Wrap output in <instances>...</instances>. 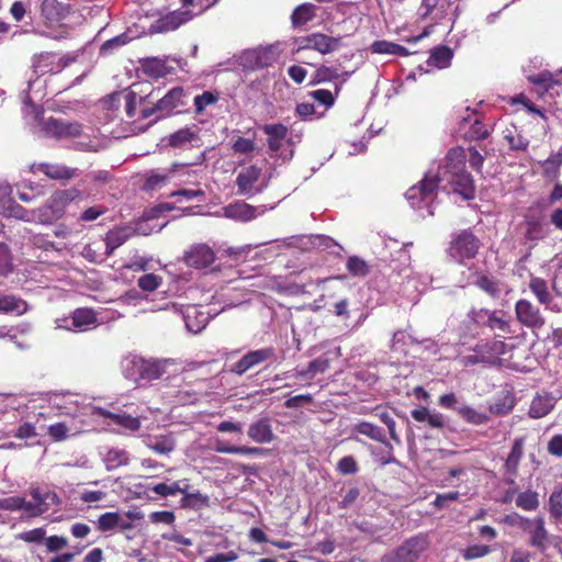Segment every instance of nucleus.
I'll return each instance as SVG.
<instances>
[{
	"label": "nucleus",
	"mask_w": 562,
	"mask_h": 562,
	"mask_svg": "<svg viewBox=\"0 0 562 562\" xmlns=\"http://www.w3.org/2000/svg\"><path fill=\"white\" fill-rule=\"evenodd\" d=\"M467 160L476 171H480L484 164V157L474 147H470L468 154L462 147L451 148L446 155L443 165H438L436 170L429 169L419 184L407 190L406 199L412 207L417 210L426 207L427 214L434 215L431 204L435 200V190L445 182L463 199H472L474 186L471 175L465 170Z\"/></svg>",
	"instance_id": "f257e3e1"
},
{
	"label": "nucleus",
	"mask_w": 562,
	"mask_h": 562,
	"mask_svg": "<svg viewBox=\"0 0 562 562\" xmlns=\"http://www.w3.org/2000/svg\"><path fill=\"white\" fill-rule=\"evenodd\" d=\"M47 404L57 415L71 417L74 420L85 415H92L108 419V425H117L127 430L135 431L140 427L138 418L126 414L112 413L105 408L85 404L81 397L70 393H52L47 395Z\"/></svg>",
	"instance_id": "f03ea898"
},
{
	"label": "nucleus",
	"mask_w": 562,
	"mask_h": 562,
	"mask_svg": "<svg viewBox=\"0 0 562 562\" xmlns=\"http://www.w3.org/2000/svg\"><path fill=\"white\" fill-rule=\"evenodd\" d=\"M9 499L10 512L21 510L23 517L35 518L47 513L53 506H58L60 499L55 492L32 487L25 496H11Z\"/></svg>",
	"instance_id": "7ed1b4c3"
},
{
	"label": "nucleus",
	"mask_w": 562,
	"mask_h": 562,
	"mask_svg": "<svg viewBox=\"0 0 562 562\" xmlns=\"http://www.w3.org/2000/svg\"><path fill=\"white\" fill-rule=\"evenodd\" d=\"M170 363L169 360L133 357L125 361L124 371L134 381H153L159 379Z\"/></svg>",
	"instance_id": "20e7f679"
},
{
	"label": "nucleus",
	"mask_w": 562,
	"mask_h": 562,
	"mask_svg": "<svg viewBox=\"0 0 562 562\" xmlns=\"http://www.w3.org/2000/svg\"><path fill=\"white\" fill-rule=\"evenodd\" d=\"M81 192L76 188L57 190L55 191L42 205L43 213L41 214L44 220V225H50L61 218L66 212L67 206L80 198Z\"/></svg>",
	"instance_id": "39448f33"
},
{
	"label": "nucleus",
	"mask_w": 562,
	"mask_h": 562,
	"mask_svg": "<svg viewBox=\"0 0 562 562\" xmlns=\"http://www.w3.org/2000/svg\"><path fill=\"white\" fill-rule=\"evenodd\" d=\"M429 544L428 536L418 533L404 541L397 549L384 554L382 562H416L428 550Z\"/></svg>",
	"instance_id": "423d86ee"
},
{
	"label": "nucleus",
	"mask_w": 562,
	"mask_h": 562,
	"mask_svg": "<svg viewBox=\"0 0 562 562\" xmlns=\"http://www.w3.org/2000/svg\"><path fill=\"white\" fill-rule=\"evenodd\" d=\"M184 90L181 87H175L169 92L164 95L155 106L153 108H143L140 111V117L146 120L155 115V119L151 120L149 124L155 121L168 116L176 109L183 105Z\"/></svg>",
	"instance_id": "0eeeda50"
},
{
	"label": "nucleus",
	"mask_w": 562,
	"mask_h": 562,
	"mask_svg": "<svg viewBox=\"0 0 562 562\" xmlns=\"http://www.w3.org/2000/svg\"><path fill=\"white\" fill-rule=\"evenodd\" d=\"M97 315L91 308H77L71 315L55 319V326L58 329H65L75 333H83L98 326Z\"/></svg>",
	"instance_id": "6e6552de"
},
{
	"label": "nucleus",
	"mask_w": 562,
	"mask_h": 562,
	"mask_svg": "<svg viewBox=\"0 0 562 562\" xmlns=\"http://www.w3.org/2000/svg\"><path fill=\"white\" fill-rule=\"evenodd\" d=\"M262 170L261 168L251 165L244 167L236 177L235 183L238 190V194L251 198L256 194L261 193L267 182H261Z\"/></svg>",
	"instance_id": "1a4fd4ad"
},
{
	"label": "nucleus",
	"mask_w": 562,
	"mask_h": 562,
	"mask_svg": "<svg viewBox=\"0 0 562 562\" xmlns=\"http://www.w3.org/2000/svg\"><path fill=\"white\" fill-rule=\"evenodd\" d=\"M480 240L470 231H462L456 234L449 247V255L457 261L462 262L465 259L475 257L480 249Z\"/></svg>",
	"instance_id": "9d476101"
},
{
	"label": "nucleus",
	"mask_w": 562,
	"mask_h": 562,
	"mask_svg": "<svg viewBox=\"0 0 562 562\" xmlns=\"http://www.w3.org/2000/svg\"><path fill=\"white\" fill-rule=\"evenodd\" d=\"M279 57L274 46L257 47L245 50L240 56V64L247 69H258L271 66Z\"/></svg>",
	"instance_id": "9b49d317"
},
{
	"label": "nucleus",
	"mask_w": 562,
	"mask_h": 562,
	"mask_svg": "<svg viewBox=\"0 0 562 562\" xmlns=\"http://www.w3.org/2000/svg\"><path fill=\"white\" fill-rule=\"evenodd\" d=\"M521 528L529 535V544L540 552H544L550 546V536L544 527V520L541 517L533 519H522Z\"/></svg>",
	"instance_id": "f8f14e48"
},
{
	"label": "nucleus",
	"mask_w": 562,
	"mask_h": 562,
	"mask_svg": "<svg viewBox=\"0 0 562 562\" xmlns=\"http://www.w3.org/2000/svg\"><path fill=\"white\" fill-rule=\"evenodd\" d=\"M340 46V37H333L323 33H313L300 40L297 50L315 49L321 54L326 55L337 50Z\"/></svg>",
	"instance_id": "ddd939ff"
},
{
	"label": "nucleus",
	"mask_w": 562,
	"mask_h": 562,
	"mask_svg": "<svg viewBox=\"0 0 562 562\" xmlns=\"http://www.w3.org/2000/svg\"><path fill=\"white\" fill-rule=\"evenodd\" d=\"M42 131L56 138H75L81 136L82 127L77 122L60 121L53 117L44 120Z\"/></svg>",
	"instance_id": "4468645a"
},
{
	"label": "nucleus",
	"mask_w": 562,
	"mask_h": 562,
	"mask_svg": "<svg viewBox=\"0 0 562 562\" xmlns=\"http://www.w3.org/2000/svg\"><path fill=\"white\" fill-rule=\"evenodd\" d=\"M172 308L175 312L182 314L186 327L193 334L200 333L209 323V314L203 311L201 306L188 305L184 308L179 310L176 304L167 305L164 310Z\"/></svg>",
	"instance_id": "2eb2a0df"
},
{
	"label": "nucleus",
	"mask_w": 562,
	"mask_h": 562,
	"mask_svg": "<svg viewBox=\"0 0 562 562\" xmlns=\"http://www.w3.org/2000/svg\"><path fill=\"white\" fill-rule=\"evenodd\" d=\"M194 16L191 10H175L159 18L150 25L153 33H165L177 30Z\"/></svg>",
	"instance_id": "dca6fc26"
},
{
	"label": "nucleus",
	"mask_w": 562,
	"mask_h": 562,
	"mask_svg": "<svg viewBox=\"0 0 562 562\" xmlns=\"http://www.w3.org/2000/svg\"><path fill=\"white\" fill-rule=\"evenodd\" d=\"M515 313L519 323L528 328H541L544 325V317L540 310L528 300H518L515 304Z\"/></svg>",
	"instance_id": "f3484780"
},
{
	"label": "nucleus",
	"mask_w": 562,
	"mask_h": 562,
	"mask_svg": "<svg viewBox=\"0 0 562 562\" xmlns=\"http://www.w3.org/2000/svg\"><path fill=\"white\" fill-rule=\"evenodd\" d=\"M274 357L272 348H262L247 352L237 362H235L231 371L238 375H243L248 370L261 364L262 362Z\"/></svg>",
	"instance_id": "a211bd4d"
},
{
	"label": "nucleus",
	"mask_w": 562,
	"mask_h": 562,
	"mask_svg": "<svg viewBox=\"0 0 562 562\" xmlns=\"http://www.w3.org/2000/svg\"><path fill=\"white\" fill-rule=\"evenodd\" d=\"M265 212L263 207H255L246 202L237 201L222 209L223 216L237 222H248Z\"/></svg>",
	"instance_id": "6ab92c4d"
},
{
	"label": "nucleus",
	"mask_w": 562,
	"mask_h": 562,
	"mask_svg": "<svg viewBox=\"0 0 562 562\" xmlns=\"http://www.w3.org/2000/svg\"><path fill=\"white\" fill-rule=\"evenodd\" d=\"M42 207L34 210H26L19 205L14 200H7L4 203L0 205V214L8 217L19 218L25 222H34L44 225V220H42Z\"/></svg>",
	"instance_id": "aec40b11"
},
{
	"label": "nucleus",
	"mask_w": 562,
	"mask_h": 562,
	"mask_svg": "<svg viewBox=\"0 0 562 562\" xmlns=\"http://www.w3.org/2000/svg\"><path fill=\"white\" fill-rule=\"evenodd\" d=\"M183 259L189 267L202 269L214 262L215 254L209 245L198 244L184 254Z\"/></svg>",
	"instance_id": "412c9836"
},
{
	"label": "nucleus",
	"mask_w": 562,
	"mask_h": 562,
	"mask_svg": "<svg viewBox=\"0 0 562 562\" xmlns=\"http://www.w3.org/2000/svg\"><path fill=\"white\" fill-rule=\"evenodd\" d=\"M432 281L431 276L425 271H412L406 276L403 283L404 292L407 296L415 301L420 293L426 291Z\"/></svg>",
	"instance_id": "4be33fe9"
},
{
	"label": "nucleus",
	"mask_w": 562,
	"mask_h": 562,
	"mask_svg": "<svg viewBox=\"0 0 562 562\" xmlns=\"http://www.w3.org/2000/svg\"><path fill=\"white\" fill-rule=\"evenodd\" d=\"M247 435L254 442L259 445L270 443L276 438L272 429V422L267 416L252 422L248 427Z\"/></svg>",
	"instance_id": "5701e85b"
},
{
	"label": "nucleus",
	"mask_w": 562,
	"mask_h": 562,
	"mask_svg": "<svg viewBox=\"0 0 562 562\" xmlns=\"http://www.w3.org/2000/svg\"><path fill=\"white\" fill-rule=\"evenodd\" d=\"M85 424L82 420H72L70 424L65 422L55 423L48 426L47 435L53 441H65L83 431Z\"/></svg>",
	"instance_id": "b1692460"
},
{
	"label": "nucleus",
	"mask_w": 562,
	"mask_h": 562,
	"mask_svg": "<svg viewBox=\"0 0 562 562\" xmlns=\"http://www.w3.org/2000/svg\"><path fill=\"white\" fill-rule=\"evenodd\" d=\"M508 350L507 345L499 339L480 342L475 346L474 351L481 352L486 363H495L498 358Z\"/></svg>",
	"instance_id": "393cba45"
},
{
	"label": "nucleus",
	"mask_w": 562,
	"mask_h": 562,
	"mask_svg": "<svg viewBox=\"0 0 562 562\" xmlns=\"http://www.w3.org/2000/svg\"><path fill=\"white\" fill-rule=\"evenodd\" d=\"M184 170V166L173 165L166 170H151L146 176L145 189L156 190L164 187L170 179L175 178L178 170Z\"/></svg>",
	"instance_id": "a878e982"
},
{
	"label": "nucleus",
	"mask_w": 562,
	"mask_h": 562,
	"mask_svg": "<svg viewBox=\"0 0 562 562\" xmlns=\"http://www.w3.org/2000/svg\"><path fill=\"white\" fill-rule=\"evenodd\" d=\"M261 130L268 136L267 143L270 151H278L282 147L288 135V128L283 124H265Z\"/></svg>",
	"instance_id": "bb28decb"
},
{
	"label": "nucleus",
	"mask_w": 562,
	"mask_h": 562,
	"mask_svg": "<svg viewBox=\"0 0 562 562\" xmlns=\"http://www.w3.org/2000/svg\"><path fill=\"white\" fill-rule=\"evenodd\" d=\"M130 453L125 449L110 448L102 457V461L108 471H114L130 463Z\"/></svg>",
	"instance_id": "cd10ccee"
},
{
	"label": "nucleus",
	"mask_w": 562,
	"mask_h": 562,
	"mask_svg": "<svg viewBox=\"0 0 562 562\" xmlns=\"http://www.w3.org/2000/svg\"><path fill=\"white\" fill-rule=\"evenodd\" d=\"M555 405V398L550 394L537 395L530 405L529 415L532 418H542L548 415Z\"/></svg>",
	"instance_id": "c85d7f7f"
},
{
	"label": "nucleus",
	"mask_w": 562,
	"mask_h": 562,
	"mask_svg": "<svg viewBox=\"0 0 562 562\" xmlns=\"http://www.w3.org/2000/svg\"><path fill=\"white\" fill-rule=\"evenodd\" d=\"M37 168L53 180H69L77 175V169L58 164H40Z\"/></svg>",
	"instance_id": "c756f323"
},
{
	"label": "nucleus",
	"mask_w": 562,
	"mask_h": 562,
	"mask_svg": "<svg viewBox=\"0 0 562 562\" xmlns=\"http://www.w3.org/2000/svg\"><path fill=\"white\" fill-rule=\"evenodd\" d=\"M524 438H516L513 442L509 454L505 460V471L507 474L515 476L517 474L518 465L524 454Z\"/></svg>",
	"instance_id": "7c9ffc66"
},
{
	"label": "nucleus",
	"mask_w": 562,
	"mask_h": 562,
	"mask_svg": "<svg viewBox=\"0 0 562 562\" xmlns=\"http://www.w3.org/2000/svg\"><path fill=\"white\" fill-rule=\"evenodd\" d=\"M132 233L130 228L119 227L110 231L105 236V255L110 256L113 251L122 246Z\"/></svg>",
	"instance_id": "2f4dec72"
},
{
	"label": "nucleus",
	"mask_w": 562,
	"mask_h": 562,
	"mask_svg": "<svg viewBox=\"0 0 562 562\" xmlns=\"http://www.w3.org/2000/svg\"><path fill=\"white\" fill-rule=\"evenodd\" d=\"M189 480L183 479L176 482H172L171 484L167 483H158L151 487H148V491H153L155 494L168 497V496H175L178 493H186L187 490H189Z\"/></svg>",
	"instance_id": "473e14b6"
},
{
	"label": "nucleus",
	"mask_w": 562,
	"mask_h": 562,
	"mask_svg": "<svg viewBox=\"0 0 562 562\" xmlns=\"http://www.w3.org/2000/svg\"><path fill=\"white\" fill-rule=\"evenodd\" d=\"M542 176L549 181H555L560 177L562 167V153H553L546 160L540 161Z\"/></svg>",
	"instance_id": "72a5a7b5"
},
{
	"label": "nucleus",
	"mask_w": 562,
	"mask_h": 562,
	"mask_svg": "<svg viewBox=\"0 0 562 562\" xmlns=\"http://www.w3.org/2000/svg\"><path fill=\"white\" fill-rule=\"evenodd\" d=\"M453 52L447 46H439L431 50L427 65L438 69L448 68L451 64Z\"/></svg>",
	"instance_id": "f704fd0d"
},
{
	"label": "nucleus",
	"mask_w": 562,
	"mask_h": 562,
	"mask_svg": "<svg viewBox=\"0 0 562 562\" xmlns=\"http://www.w3.org/2000/svg\"><path fill=\"white\" fill-rule=\"evenodd\" d=\"M525 237L527 240L537 243L544 239L549 234V228L540 218H530L526 222Z\"/></svg>",
	"instance_id": "c9c22d12"
},
{
	"label": "nucleus",
	"mask_w": 562,
	"mask_h": 562,
	"mask_svg": "<svg viewBox=\"0 0 562 562\" xmlns=\"http://www.w3.org/2000/svg\"><path fill=\"white\" fill-rule=\"evenodd\" d=\"M27 311L25 301L13 295L0 294V312L22 315Z\"/></svg>",
	"instance_id": "e433bc0d"
},
{
	"label": "nucleus",
	"mask_w": 562,
	"mask_h": 562,
	"mask_svg": "<svg viewBox=\"0 0 562 562\" xmlns=\"http://www.w3.org/2000/svg\"><path fill=\"white\" fill-rule=\"evenodd\" d=\"M529 289L540 304L548 305L551 302L552 295L546 280L538 277H531L529 280Z\"/></svg>",
	"instance_id": "4c0bfd02"
},
{
	"label": "nucleus",
	"mask_w": 562,
	"mask_h": 562,
	"mask_svg": "<svg viewBox=\"0 0 562 562\" xmlns=\"http://www.w3.org/2000/svg\"><path fill=\"white\" fill-rule=\"evenodd\" d=\"M195 139H198L196 131L192 127H184L172 133L168 138V144L172 147L183 148Z\"/></svg>",
	"instance_id": "58836bf2"
},
{
	"label": "nucleus",
	"mask_w": 562,
	"mask_h": 562,
	"mask_svg": "<svg viewBox=\"0 0 562 562\" xmlns=\"http://www.w3.org/2000/svg\"><path fill=\"white\" fill-rule=\"evenodd\" d=\"M213 449L215 452L227 454H260L262 452V449L258 447L229 446L221 440L215 441Z\"/></svg>",
	"instance_id": "ea45409f"
},
{
	"label": "nucleus",
	"mask_w": 562,
	"mask_h": 562,
	"mask_svg": "<svg viewBox=\"0 0 562 562\" xmlns=\"http://www.w3.org/2000/svg\"><path fill=\"white\" fill-rule=\"evenodd\" d=\"M146 446L159 454H168L176 447L173 439L169 436L149 437L146 440Z\"/></svg>",
	"instance_id": "a19ab883"
},
{
	"label": "nucleus",
	"mask_w": 562,
	"mask_h": 562,
	"mask_svg": "<svg viewBox=\"0 0 562 562\" xmlns=\"http://www.w3.org/2000/svg\"><path fill=\"white\" fill-rule=\"evenodd\" d=\"M457 414L467 423L476 426L486 424L490 419L485 413H481L468 405H460V407L457 408Z\"/></svg>",
	"instance_id": "79ce46f5"
},
{
	"label": "nucleus",
	"mask_w": 562,
	"mask_h": 562,
	"mask_svg": "<svg viewBox=\"0 0 562 562\" xmlns=\"http://www.w3.org/2000/svg\"><path fill=\"white\" fill-rule=\"evenodd\" d=\"M329 368V361L326 358H317L311 361L306 369L297 370L295 372L296 378H308L312 379L318 373L325 372Z\"/></svg>",
	"instance_id": "37998d69"
},
{
	"label": "nucleus",
	"mask_w": 562,
	"mask_h": 562,
	"mask_svg": "<svg viewBox=\"0 0 562 562\" xmlns=\"http://www.w3.org/2000/svg\"><path fill=\"white\" fill-rule=\"evenodd\" d=\"M353 430L358 434L369 437L372 440H375L379 442L385 441V436H384L383 430L379 426L373 425L371 423H368V422L358 423L357 425H355Z\"/></svg>",
	"instance_id": "c03bdc74"
},
{
	"label": "nucleus",
	"mask_w": 562,
	"mask_h": 562,
	"mask_svg": "<svg viewBox=\"0 0 562 562\" xmlns=\"http://www.w3.org/2000/svg\"><path fill=\"white\" fill-rule=\"evenodd\" d=\"M143 514L138 510H128L125 513L116 512V530L125 531L134 528V521L140 520Z\"/></svg>",
	"instance_id": "a18cd8bd"
},
{
	"label": "nucleus",
	"mask_w": 562,
	"mask_h": 562,
	"mask_svg": "<svg viewBox=\"0 0 562 562\" xmlns=\"http://www.w3.org/2000/svg\"><path fill=\"white\" fill-rule=\"evenodd\" d=\"M476 285L492 297H498L503 292L502 284L487 276L479 277Z\"/></svg>",
	"instance_id": "49530a36"
},
{
	"label": "nucleus",
	"mask_w": 562,
	"mask_h": 562,
	"mask_svg": "<svg viewBox=\"0 0 562 562\" xmlns=\"http://www.w3.org/2000/svg\"><path fill=\"white\" fill-rule=\"evenodd\" d=\"M477 317L482 321H485L487 326L492 329H499L506 331L508 328V323L503 318L498 317L495 312H490L487 310H481L476 313Z\"/></svg>",
	"instance_id": "de8ad7c7"
},
{
	"label": "nucleus",
	"mask_w": 562,
	"mask_h": 562,
	"mask_svg": "<svg viewBox=\"0 0 562 562\" xmlns=\"http://www.w3.org/2000/svg\"><path fill=\"white\" fill-rule=\"evenodd\" d=\"M516 505L524 510L537 509L539 506L538 493L530 490L519 493Z\"/></svg>",
	"instance_id": "09e8293b"
},
{
	"label": "nucleus",
	"mask_w": 562,
	"mask_h": 562,
	"mask_svg": "<svg viewBox=\"0 0 562 562\" xmlns=\"http://www.w3.org/2000/svg\"><path fill=\"white\" fill-rule=\"evenodd\" d=\"M314 16V5L304 3L299 5L292 13V23L297 26L311 21Z\"/></svg>",
	"instance_id": "8fccbe9b"
},
{
	"label": "nucleus",
	"mask_w": 562,
	"mask_h": 562,
	"mask_svg": "<svg viewBox=\"0 0 562 562\" xmlns=\"http://www.w3.org/2000/svg\"><path fill=\"white\" fill-rule=\"evenodd\" d=\"M504 138L507 140L510 149L514 150L525 151L529 146V140L526 137L512 130L505 131Z\"/></svg>",
	"instance_id": "3c124183"
},
{
	"label": "nucleus",
	"mask_w": 562,
	"mask_h": 562,
	"mask_svg": "<svg viewBox=\"0 0 562 562\" xmlns=\"http://www.w3.org/2000/svg\"><path fill=\"white\" fill-rule=\"evenodd\" d=\"M232 150L234 154L250 155L256 150V144L252 139L238 136L232 142Z\"/></svg>",
	"instance_id": "603ef678"
},
{
	"label": "nucleus",
	"mask_w": 562,
	"mask_h": 562,
	"mask_svg": "<svg viewBox=\"0 0 562 562\" xmlns=\"http://www.w3.org/2000/svg\"><path fill=\"white\" fill-rule=\"evenodd\" d=\"M97 528L101 532H110L116 530V512H108L99 516Z\"/></svg>",
	"instance_id": "864d4df0"
},
{
	"label": "nucleus",
	"mask_w": 562,
	"mask_h": 562,
	"mask_svg": "<svg viewBox=\"0 0 562 562\" xmlns=\"http://www.w3.org/2000/svg\"><path fill=\"white\" fill-rule=\"evenodd\" d=\"M162 283L161 277L154 274V273H147L138 278L137 284L138 286L146 292H153L157 290L160 284Z\"/></svg>",
	"instance_id": "5fc2aeb1"
},
{
	"label": "nucleus",
	"mask_w": 562,
	"mask_h": 562,
	"mask_svg": "<svg viewBox=\"0 0 562 562\" xmlns=\"http://www.w3.org/2000/svg\"><path fill=\"white\" fill-rule=\"evenodd\" d=\"M182 8L180 10H191L194 15L201 14L217 0H180Z\"/></svg>",
	"instance_id": "6e6d98bb"
},
{
	"label": "nucleus",
	"mask_w": 562,
	"mask_h": 562,
	"mask_svg": "<svg viewBox=\"0 0 562 562\" xmlns=\"http://www.w3.org/2000/svg\"><path fill=\"white\" fill-rule=\"evenodd\" d=\"M181 494L183 495L181 502L186 507H200L207 505L209 497L200 492L189 493V490H187L186 493Z\"/></svg>",
	"instance_id": "4d7b16f0"
},
{
	"label": "nucleus",
	"mask_w": 562,
	"mask_h": 562,
	"mask_svg": "<svg viewBox=\"0 0 562 562\" xmlns=\"http://www.w3.org/2000/svg\"><path fill=\"white\" fill-rule=\"evenodd\" d=\"M529 80L546 90H551L554 86L559 85V81L553 78V75L549 71H543L535 76H530Z\"/></svg>",
	"instance_id": "13d9d810"
},
{
	"label": "nucleus",
	"mask_w": 562,
	"mask_h": 562,
	"mask_svg": "<svg viewBox=\"0 0 562 562\" xmlns=\"http://www.w3.org/2000/svg\"><path fill=\"white\" fill-rule=\"evenodd\" d=\"M122 97L125 102V112L130 119L134 117L136 114V109L143 101L142 97L133 91L122 93Z\"/></svg>",
	"instance_id": "bf43d9fd"
},
{
	"label": "nucleus",
	"mask_w": 562,
	"mask_h": 562,
	"mask_svg": "<svg viewBox=\"0 0 562 562\" xmlns=\"http://www.w3.org/2000/svg\"><path fill=\"white\" fill-rule=\"evenodd\" d=\"M218 97L210 91H204L194 98V108L196 113H202L209 105L216 103Z\"/></svg>",
	"instance_id": "052dcab7"
},
{
	"label": "nucleus",
	"mask_w": 562,
	"mask_h": 562,
	"mask_svg": "<svg viewBox=\"0 0 562 562\" xmlns=\"http://www.w3.org/2000/svg\"><path fill=\"white\" fill-rule=\"evenodd\" d=\"M348 271L356 277H363L368 273V266L361 258L357 256L349 257L347 260Z\"/></svg>",
	"instance_id": "680f3d73"
},
{
	"label": "nucleus",
	"mask_w": 562,
	"mask_h": 562,
	"mask_svg": "<svg viewBox=\"0 0 562 562\" xmlns=\"http://www.w3.org/2000/svg\"><path fill=\"white\" fill-rule=\"evenodd\" d=\"M14 437L25 441L35 440L37 438L36 428L32 423L25 422L16 428Z\"/></svg>",
	"instance_id": "e2e57ef3"
},
{
	"label": "nucleus",
	"mask_w": 562,
	"mask_h": 562,
	"mask_svg": "<svg viewBox=\"0 0 562 562\" xmlns=\"http://www.w3.org/2000/svg\"><path fill=\"white\" fill-rule=\"evenodd\" d=\"M491 552L488 546L485 544H473L463 550L462 555L465 560H473L485 557Z\"/></svg>",
	"instance_id": "0e129e2a"
},
{
	"label": "nucleus",
	"mask_w": 562,
	"mask_h": 562,
	"mask_svg": "<svg viewBox=\"0 0 562 562\" xmlns=\"http://www.w3.org/2000/svg\"><path fill=\"white\" fill-rule=\"evenodd\" d=\"M23 114L26 119H31L34 122L41 121V124L44 122L42 121L43 110L41 108L35 106L30 102L29 97L26 95L23 100V108H22Z\"/></svg>",
	"instance_id": "69168bd1"
},
{
	"label": "nucleus",
	"mask_w": 562,
	"mask_h": 562,
	"mask_svg": "<svg viewBox=\"0 0 562 562\" xmlns=\"http://www.w3.org/2000/svg\"><path fill=\"white\" fill-rule=\"evenodd\" d=\"M311 95L315 101L324 105L325 109L330 108L335 102V97L329 90L318 89L313 91Z\"/></svg>",
	"instance_id": "338daca9"
},
{
	"label": "nucleus",
	"mask_w": 562,
	"mask_h": 562,
	"mask_svg": "<svg viewBox=\"0 0 562 562\" xmlns=\"http://www.w3.org/2000/svg\"><path fill=\"white\" fill-rule=\"evenodd\" d=\"M337 470L341 474H355L358 472V464L353 457L347 456L339 460Z\"/></svg>",
	"instance_id": "774afa93"
}]
</instances>
